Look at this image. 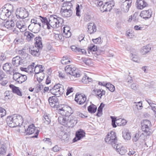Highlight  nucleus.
Returning a JSON list of instances; mask_svg holds the SVG:
<instances>
[{"instance_id":"nucleus-1","label":"nucleus","mask_w":156,"mask_h":156,"mask_svg":"<svg viewBox=\"0 0 156 156\" xmlns=\"http://www.w3.org/2000/svg\"><path fill=\"white\" fill-rule=\"evenodd\" d=\"M42 24L47 26V28L50 29L51 27L55 28L61 26L63 22V19L55 15H51L48 17V20L46 17H41Z\"/></svg>"},{"instance_id":"nucleus-2","label":"nucleus","mask_w":156,"mask_h":156,"mask_svg":"<svg viewBox=\"0 0 156 156\" xmlns=\"http://www.w3.org/2000/svg\"><path fill=\"white\" fill-rule=\"evenodd\" d=\"M58 120L60 124L69 127H72L77 122V119L76 117L70 116L66 117L59 116Z\"/></svg>"},{"instance_id":"nucleus-3","label":"nucleus","mask_w":156,"mask_h":156,"mask_svg":"<svg viewBox=\"0 0 156 156\" xmlns=\"http://www.w3.org/2000/svg\"><path fill=\"white\" fill-rule=\"evenodd\" d=\"M22 117L20 115H14L8 116L6 119V122L8 125L11 127H14L20 126L23 122Z\"/></svg>"},{"instance_id":"nucleus-4","label":"nucleus","mask_w":156,"mask_h":156,"mask_svg":"<svg viewBox=\"0 0 156 156\" xmlns=\"http://www.w3.org/2000/svg\"><path fill=\"white\" fill-rule=\"evenodd\" d=\"M64 91L63 86L59 83L55 85L52 89H50V92L57 97L63 94Z\"/></svg>"},{"instance_id":"nucleus-5","label":"nucleus","mask_w":156,"mask_h":156,"mask_svg":"<svg viewBox=\"0 0 156 156\" xmlns=\"http://www.w3.org/2000/svg\"><path fill=\"white\" fill-rule=\"evenodd\" d=\"M66 73L76 77L80 76V74L78 70L73 66H67L65 68Z\"/></svg>"},{"instance_id":"nucleus-6","label":"nucleus","mask_w":156,"mask_h":156,"mask_svg":"<svg viewBox=\"0 0 156 156\" xmlns=\"http://www.w3.org/2000/svg\"><path fill=\"white\" fill-rule=\"evenodd\" d=\"M116 133L113 131L108 133L106 137L105 138L106 142L112 145L117 143V139Z\"/></svg>"},{"instance_id":"nucleus-7","label":"nucleus","mask_w":156,"mask_h":156,"mask_svg":"<svg viewBox=\"0 0 156 156\" xmlns=\"http://www.w3.org/2000/svg\"><path fill=\"white\" fill-rule=\"evenodd\" d=\"M72 108L68 106H65L58 110V113L64 116L63 117L69 116L73 113Z\"/></svg>"},{"instance_id":"nucleus-8","label":"nucleus","mask_w":156,"mask_h":156,"mask_svg":"<svg viewBox=\"0 0 156 156\" xmlns=\"http://www.w3.org/2000/svg\"><path fill=\"white\" fill-rule=\"evenodd\" d=\"M13 79L19 83H22L27 79L26 75L18 72L13 73Z\"/></svg>"},{"instance_id":"nucleus-9","label":"nucleus","mask_w":156,"mask_h":156,"mask_svg":"<svg viewBox=\"0 0 156 156\" xmlns=\"http://www.w3.org/2000/svg\"><path fill=\"white\" fill-rule=\"evenodd\" d=\"M15 23L12 20L3 22L0 25L1 29L2 30H5L6 29L9 30H12L15 26Z\"/></svg>"},{"instance_id":"nucleus-10","label":"nucleus","mask_w":156,"mask_h":156,"mask_svg":"<svg viewBox=\"0 0 156 156\" xmlns=\"http://www.w3.org/2000/svg\"><path fill=\"white\" fill-rule=\"evenodd\" d=\"M16 17L20 19L25 18L28 16V12L23 8L17 9L15 13Z\"/></svg>"},{"instance_id":"nucleus-11","label":"nucleus","mask_w":156,"mask_h":156,"mask_svg":"<svg viewBox=\"0 0 156 156\" xmlns=\"http://www.w3.org/2000/svg\"><path fill=\"white\" fill-rule=\"evenodd\" d=\"M115 4L113 0L106 2L105 3V4L100 8V9L103 12L110 11Z\"/></svg>"},{"instance_id":"nucleus-12","label":"nucleus","mask_w":156,"mask_h":156,"mask_svg":"<svg viewBox=\"0 0 156 156\" xmlns=\"http://www.w3.org/2000/svg\"><path fill=\"white\" fill-rule=\"evenodd\" d=\"M11 14V12L6 8H2L0 9V18L3 20H5L9 17Z\"/></svg>"},{"instance_id":"nucleus-13","label":"nucleus","mask_w":156,"mask_h":156,"mask_svg":"<svg viewBox=\"0 0 156 156\" xmlns=\"http://www.w3.org/2000/svg\"><path fill=\"white\" fill-rule=\"evenodd\" d=\"M86 96L84 94H76V95L75 100L80 105H82L85 103L86 100Z\"/></svg>"},{"instance_id":"nucleus-14","label":"nucleus","mask_w":156,"mask_h":156,"mask_svg":"<svg viewBox=\"0 0 156 156\" xmlns=\"http://www.w3.org/2000/svg\"><path fill=\"white\" fill-rule=\"evenodd\" d=\"M24 59L22 58L19 56H17L12 58V63L13 66L18 67L24 64Z\"/></svg>"},{"instance_id":"nucleus-15","label":"nucleus","mask_w":156,"mask_h":156,"mask_svg":"<svg viewBox=\"0 0 156 156\" xmlns=\"http://www.w3.org/2000/svg\"><path fill=\"white\" fill-rule=\"evenodd\" d=\"M131 3L132 2L129 0H126L121 5L122 11L125 12H128L131 6Z\"/></svg>"},{"instance_id":"nucleus-16","label":"nucleus","mask_w":156,"mask_h":156,"mask_svg":"<svg viewBox=\"0 0 156 156\" xmlns=\"http://www.w3.org/2000/svg\"><path fill=\"white\" fill-rule=\"evenodd\" d=\"M141 124L142 131H150V128L151 126V124L149 120L146 119L143 120Z\"/></svg>"},{"instance_id":"nucleus-17","label":"nucleus","mask_w":156,"mask_h":156,"mask_svg":"<svg viewBox=\"0 0 156 156\" xmlns=\"http://www.w3.org/2000/svg\"><path fill=\"white\" fill-rule=\"evenodd\" d=\"M57 97L53 96L50 97L48 99L49 104L51 106L52 108H55L58 106L57 104L58 102Z\"/></svg>"},{"instance_id":"nucleus-18","label":"nucleus","mask_w":156,"mask_h":156,"mask_svg":"<svg viewBox=\"0 0 156 156\" xmlns=\"http://www.w3.org/2000/svg\"><path fill=\"white\" fill-rule=\"evenodd\" d=\"M85 133L84 131L81 129L76 132V137L73 140V142H75L78 140H80L85 136Z\"/></svg>"},{"instance_id":"nucleus-19","label":"nucleus","mask_w":156,"mask_h":156,"mask_svg":"<svg viewBox=\"0 0 156 156\" xmlns=\"http://www.w3.org/2000/svg\"><path fill=\"white\" fill-rule=\"evenodd\" d=\"M3 69L10 75H12V73H14V69L12 67V64L10 63L7 62L4 64L3 66Z\"/></svg>"},{"instance_id":"nucleus-20","label":"nucleus","mask_w":156,"mask_h":156,"mask_svg":"<svg viewBox=\"0 0 156 156\" xmlns=\"http://www.w3.org/2000/svg\"><path fill=\"white\" fill-rule=\"evenodd\" d=\"M140 16L143 19H148L151 16V9L142 11L140 14Z\"/></svg>"},{"instance_id":"nucleus-21","label":"nucleus","mask_w":156,"mask_h":156,"mask_svg":"<svg viewBox=\"0 0 156 156\" xmlns=\"http://www.w3.org/2000/svg\"><path fill=\"white\" fill-rule=\"evenodd\" d=\"M87 31L90 34L95 32L96 30V27L95 24L93 22H90L87 24Z\"/></svg>"},{"instance_id":"nucleus-22","label":"nucleus","mask_w":156,"mask_h":156,"mask_svg":"<svg viewBox=\"0 0 156 156\" xmlns=\"http://www.w3.org/2000/svg\"><path fill=\"white\" fill-rule=\"evenodd\" d=\"M39 17L41 18H35L31 20V23L28 27V28L29 30H31L30 29L31 27L33 26L34 25L41 24V23L40 22H41L42 23V21H41V20L42 19L41 17H42L41 16H40Z\"/></svg>"},{"instance_id":"nucleus-23","label":"nucleus","mask_w":156,"mask_h":156,"mask_svg":"<svg viewBox=\"0 0 156 156\" xmlns=\"http://www.w3.org/2000/svg\"><path fill=\"white\" fill-rule=\"evenodd\" d=\"M16 27L19 28L21 32H23L27 29V26L23 21H18L16 23Z\"/></svg>"},{"instance_id":"nucleus-24","label":"nucleus","mask_w":156,"mask_h":156,"mask_svg":"<svg viewBox=\"0 0 156 156\" xmlns=\"http://www.w3.org/2000/svg\"><path fill=\"white\" fill-rule=\"evenodd\" d=\"M93 91L94 92V94L96 95L99 99H101L103 95H105V91L102 89L94 90Z\"/></svg>"},{"instance_id":"nucleus-25","label":"nucleus","mask_w":156,"mask_h":156,"mask_svg":"<svg viewBox=\"0 0 156 156\" xmlns=\"http://www.w3.org/2000/svg\"><path fill=\"white\" fill-rule=\"evenodd\" d=\"M60 12L62 16L66 17H70L73 14V11L72 10H67L65 9H61Z\"/></svg>"},{"instance_id":"nucleus-26","label":"nucleus","mask_w":156,"mask_h":156,"mask_svg":"<svg viewBox=\"0 0 156 156\" xmlns=\"http://www.w3.org/2000/svg\"><path fill=\"white\" fill-rule=\"evenodd\" d=\"M9 87L11 89L12 92L20 96H22V92L19 89V88L15 86L12 84L9 85Z\"/></svg>"},{"instance_id":"nucleus-27","label":"nucleus","mask_w":156,"mask_h":156,"mask_svg":"<svg viewBox=\"0 0 156 156\" xmlns=\"http://www.w3.org/2000/svg\"><path fill=\"white\" fill-rule=\"evenodd\" d=\"M137 8L138 9H142L147 6L148 4L144 0H137Z\"/></svg>"},{"instance_id":"nucleus-28","label":"nucleus","mask_w":156,"mask_h":156,"mask_svg":"<svg viewBox=\"0 0 156 156\" xmlns=\"http://www.w3.org/2000/svg\"><path fill=\"white\" fill-rule=\"evenodd\" d=\"M61 9L72 11L73 9V5L72 3L69 2H66L62 4V8Z\"/></svg>"},{"instance_id":"nucleus-29","label":"nucleus","mask_w":156,"mask_h":156,"mask_svg":"<svg viewBox=\"0 0 156 156\" xmlns=\"http://www.w3.org/2000/svg\"><path fill=\"white\" fill-rule=\"evenodd\" d=\"M39 48L37 47H33V49L29 48L30 53L34 56H38L40 54V52L39 51Z\"/></svg>"},{"instance_id":"nucleus-30","label":"nucleus","mask_w":156,"mask_h":156,"mask_svg":"<svg viewBox=\"0 0 156 156\" xmlns=\"http://www.w3.org/2000/svg\"><path fill=\"white\" fill-rule=\"evenodd\" d=\"M36 127L34 124L30 125L27 129L25 132L27 134L30 135L34 133L35 131Z\"/></svg>"},{"instance_id":"nucleus-31","label":"nucleus","mask_w":156,"mask_h":156,"mask_svg":"<svg viewBox=\"0 0 156 156\" xmlns=\"http://www.w3.org/2000/svg\"><path fill=\"white\" fill-rule=\"evenodd\" d=\"M24 36L26 37V40L29 42L32 40L35 37L33 33L29 31L25 32Z\"/></svg>"},{"instance_id":"nucleus-32","label":"nucleus","mask_w":156,"mask_h":156,"mask_svg":"<svg viewBox=\"0 0 156 156\" xmlns=\"http://www.w3.org/2000/svg\"><path fill=\"white\" fill-rule=\"evenodd\" d=\"M35 40L36 41L35 47L41 49L43 47L41 38L40 37H36Z\"/></svg>"},{"instance_id":"nucleus-33","label":"nucleus","mask_w":156,"mask_h":156,"mask_svg":"<svg viewBox=\"0 0 156 156\" xmlns=\"http://www.w3.org/2000/svg\"><path fill=\"white\" fill-rule=\"evenodd\" d=\"M6 147L4 143L0 140V154L3 155L6 153Z\"/></svg>"},{"instance_id":"nucleus-34","label":"nucleus","mask_w":156,"mask_h":156,"mask_svg":"<svg viewBox=\"0 0 156 156\" xmlns=\"http://www.w3.org/2000/svg\"><path fill=\"white\" fill-rule=\"evenodd\" d=\"M43 69L42 65H36L34 68V71L36 74H39V73H42L43 71Z\"/></svg>"},{"instance_id":"nucleus-35","label":"nucleus","mask_w":156,"mask_h":156,"mask_svg":"<svg viewBox=\"0 0 156 156\" xmlns=\"http://www.w3.org/2000/svg\"><path fill=\"white\" fill-rule=\"evenodd\" d=\"M151 49V47L149 45L144 46L141 50V53L143 55L149 52Z\"/></svg>"},{"instance_id":"nucleus-36","label":"nucleus","mask_w":156,"mask_h":156,"mask_svg":"<svg viewBox=\"0 0 156 156\" xmlns=\"http://www.w3.org/2000/svg\"><path fill=\"white\" fill-rule=\"evenodd\" d=\"M97 107L95 105L92 104L90 105L88 107V112L91 113H94L96 112Z\"/></svg>"},{"instance_id":"nucleus-37","label":"nucleus","mask_w":156,"mask_h":156,"mask_svg":"<svg viewBox=\"0 0 156 156\" xmlns=\"http://www.w3.org/2000/svg\"><path fill=\"white\" fill-rule=\"evenodd\" d=\"M123 137L125 140H129L131 138L130 133L128 130H126L122 133Z\"/></svg>"},{"instance_id":"nucleus-38","label":"nucleus","mask_w":156,"mask_h":156,"mask_svg":"<svg viewBox=\"0 0 156 156\" xmlns=\"http://www.w3.org/2000/svg\"><path fill=\"white\" fill-rule=\"evenodd\" d=\"M151 134V132L150 131H143V133H141L139 138L141 139H144L145 136L150 135Z\"/></svg>"},{"instance_id":"nucleus-39","label":"nucleus","mask_w":156,"mask_h":156,"mask_svg":"<svg viewBox=\"0 0 156 156\" xmlns=\"http://www.w3.org/2000/svg\"><path fill=\"white\" fill-rule=\"evenodd\" d=\"M41 24L34 25L33 26L34 27L32 29V30L34 31V33H38L41 30Z\"/></svg>"},{"instance_id":"nucleus-40","label":"nucleus","mask_w":156,"mask_h":156,"mask_svg":"<svg viewBox=\"0 0 156 156\" xmlns=\"http://www.w3.org/2000/svg\"><path fill=\"white\" fill-rule=\"evenodd\" d=\"M110 118L111 119H112V125L113 127H116V125L115 124V122H117L118 121H119L120 119H116V118L115 117L112 116H111ZM116 123L117 124H119V122H116Z\"/></svg>"},{"instance_id":"nucleus-41","label":"nucleus","mask_w":156,"mask_h":156,"mask_svg":"<svg viewBox=\"0 0 156 156\" xmlns=\"http://www.w3.org/2000/svg\"><path fill=\"white\" fill-rule=\"evenodd\" d=\"M104 105L103 104V103H101L98 109V112L96 115L97 116L100 117L101 115L102 108Z\"/></svg>"},{"instance_id":"nucleus-42","label":"nucleus","mask_w":156,"mask_h":156,"mask_svg":"<svg viewBox=\"0 0 156 156\" xmlns=\"http://www.w3.org/2000/svg\"><path fill=\"white\" fill-rule=\"evenodd\" d=\"M106 87L112 92H114L115 90V86L109 83H107Z\"/></svg>"},{"instance_id":"nucleus-43","label":"nucleus","mask_w":156,"mask_h":156,"mask_svg":"<svg viewBox=\"0 0 156 156\" xmlns=\"http://www.w3.org/2000/svg\"><path fill=\"white\" fill-rule=\"evenodd\" d=\"M54 37L56 40L58 41H62L64 39V37L61 34H55Z\"/></svg>"},{"instance_id":"nucleus-44","label":"nucleus","mask_w":156,"mask_h":156,"mask_svg":"<svg viewBox=\"0 0 156 156\" xmlns=\"http://www.w3.org/2000/svg\"><path fill=\"white\" fill-rule=\"evenodd\" d=\"M89 49L91 51H99V50H97V47L95 45L93 44H91L88 47Z\"/></svg>"},{"instance_id":"nucleus-45","label":"nucleus","mask_w":156,"mask_h":156,"mask_svg":"<svg viewBox=\"0 0 156 156\" xmlns=\"http://www.w3.org/2000/svg\"><path fill=\"white\" fill-rule=\"evenodd\" d=\"M91 18L92 17L90 15L86 14L84 15L83 20L85 21L88 22L91 20Z\"/></svg>"},{"instance_id":"nucleus-46","label":"nucleus","mask_w":156,"mask_h":156,"mask_svg":"<svg viewBox=\"0 0 156 156\" xmlns=\"http://www.w3.org/2000/svg\"><path fill=\"white\" fill-rule=\"evenodd\" d=\"M5 110L2 108H0V118H2L6 115Z\"/></svg>"},{"instance_id":"nucleus-47","label":"nucleus","mask_w":156,"mask_h":156,"mask_svg":"<svg viewBox=\"0 0 156 156\" xmlns=\"http://www.w3.org/2000/svg\"><path fill=\"white\" fill-rule=\"evenodd\" d=\"M43 120L44 122L47 125L49 124L51 122V120L48 118V115L45 116L44 119H43Z\"/></svg>"},{"instance_id":"nucleus-48","label":"nucleus","mask_w":156,"mask_h":156,"mask_svg":"<svg viewBox=\"0 0 156 156\" xmlns=\"http://www.w3.org/2000/svg\"><path fill=\"white\" fill-rule=\"evenodd\" d=\"M133 17V20L136 22H137L138 21V13L137 12H135L133 16H132Z\"/></svg>"},{"instance_id":"nucleus-49","label":"nucleus","mask_w":156,"mask_h":156,"mask_svg":"<svg viewBox=\"0 0 156 156\" xmlns=\"http://www.w3.org/2000/svg\"><path fill=\"white\" fill-rule=\"evenodd\" d=\"M130 56L131 58H132L133 57H138V56L137 54V51L134 50V51H133L131 53Z\"/></svg>"},{"instance_id":"nucleus-50","label":"nucleus","mask_w":156,"mask_h":156,"mask_svg":"<svg viewBox=\"0 0 156 156\" xmlns=\"http://www.w3.org/2000/svg\"><path fill=\"white\" fill-rule=\"evenodd\" d=\"M63 59L61 60V62L63 64H66L68 63V62H70V61L64 57H63Z\"/></svg>"},{"instance_id":"nucleus-51","label":"nucleus","mask_w":156,"mask_h":156,"mask_svg":"<svg viewBox=\"0 0 156 156\" xmlns=\"http://www.w3.org/2000/svg\"><path fill=\"white\" fill-rule=\"evenodd\" d=\"M139 134L137 133L135 134L134 136L133 137V142H136L139 139Z\"/></svg>"},{"instance_id":"nucleus-52","label":"nucleus","mask_w":156,"mask_h":156,"mask_svg":"<svg viewBox=\"0 0 156 156\" xmlns=\"http://www.w3.org/2000/svg\"><path fill=\"white\" fill-rule=\"evenodd\" d=\"M116 143V144H114L112 146L115 149L117 152H119V150L121 148L120 146L118 145Z\"/></svg>"},{"instance_id":"nucleus-53","label":"nucleus","mask_w":156,"mask_h":156,"mask_svg":"<svg viewBox=\"0 0 156 156\" xmlns=\"http://www.w3.org/2000/svg\"><path fill=\"white\" fill-rule=\"evenodd\" d=\"M134 103L136 104V106L137 107V109H141L142 108V102L141 101H139L137 103L136 102H135Z\"/></svg>"},{"instance_id":"nucleus-54","label":"nucleus","mask_w":156,"mask_h":156,"mask_svg":"<svg viewBox=\"0 0 156 156\" xmlns=\"http://www.w3.org/2000/svg\"><path fill=\"white\" fill-rule=\"evenodd\" d=\"M119 152L120 154L123 155L126 152V150L124 147H121L119 151Z\"/></svg>"},{"instance_id":"nucleus-55","label":"nucleus","mask_w":156,"mask_h":156,"mask_svg":"<svg viewBox=\"0 0 156 156\" xmlns=\"http://www.w3.org/2000/svg\"><path fill=\"white\" fill-rule=\"evenodd\" d=\"M41 76H38L37 77V80L39 82H41L43 80L44 77V74L43 73H41L40 74Z\"/></svg>"},{"instance_id":"nucleus-56","label":"nucleus","mask_w":156,"mask_h":156,"mask_svg":"<svg viewBox=\"0 0 156 156\" xmlns=\"http://www.w3.org/2000/svg\"><path fill=\"white\" fill-rule=\"evenodd\" d=\"M28 73H31L33 72V66L30 65L27 67Z\"/></svg>"},{"instance_id":"nucleus-57","label":"nucleus","mask_w":156,"mask_h":156,"mask_svg":"<svg viewBox=\"0 0 156 156\" xmlns=\"http://www.w3.org/2000/svg\"><path fill=\"white\" fill-rule=\"evenodd\" d=\"M131 88L134 90H136L138 88V86L136 83H132L131 85Z\"/></svg>"},{"instance_id":"nucleus-58","label":"nucleus","mask_w":156,"mask_h":156,"mask_svg":"<svg viewBox=\"0 0 156 156\" xmlns=\"http://www.w3.org/2000/svg\"><path fill=\"white\" fill-rule=\"evenodd\" d=\"M73 91V87H68L67 89V92L66 93V95H68L70 93L72 92Z\"/></svg>"},{"instance_id":"nucleus-59","label":"nucleus","mask_w":156,"mask_h":156,"mask_svg":"<svg viewBox=\"0 0 156 156\" xmlns=\"http://www.w3.org/2000/svg\"><path fill=\"white\" fill-rule=\"evenodd\" d=\"M92 41L95 43H99L101 42V39L100 37H99L95 39H93Z\"/></svg>"},{"instance_id":"nucleus-60","label":"nucleus","mask_w":156,"mask_h":156,"mask_svg":"<svg viewBox=\"0 0 156 156\" xmlns=\"http://www.w3.org/2000/svg\"><path fill=\"white\" fill-rule=\"evenodd\" d=\"M84 62L87 65H89L91 63V60L90 59H88L87 58H84L83 60Z\"/></svg>"},{"instance_id":"nucleus-61","label":"nucleus","mask_w":156,"mask_h":156,"mask_svg":"<svg viewBox=\"0 0 156 156\" xmlns=\"http://www.w3.org/2000/svg\"><path fill=\"white\" fill-rule=\"evenodd\" d=\"M76 15L77 16H80V7H79V5H78L76 6Z\"/></svg>"},{"instance_id":"nucleus-62","label":"nucleus","mask_w":156,"mask_h":156,"mask_svg":"<svg viewBox=\"0 0 156 156\" xmlns=\"http://www.w3.org/2000/svg\"><path fill=\"white\" fill-rule=\"evenodd\" d=\"M64 34L65 35V37L66 38H68L71 36V33L69 29V31H67Z\"/></svg>"},{"instance_id":"nucleus-63","label":"nucleus","mask_w":156,"mask_h":156,"mask_svg":"<svg viewBox=\"0 0 156 156\" xmlns=\"http://www.w3.org/2000/svg\"><path fill=\"white\" fill-rule=\"evenodd\" d=\"M78 48L76 46L73 45L71 47V48L72 50L74 51L77 52V50L78 49Z\"/></svg>"},{"instance_id":"nucleus-64","label":"nucleus","mask_w":156,"mask_h":156,"mask_svg":"<svg viewBox=\"0 0 156 156\" xmlns=\"http://www.w3.org/2000/svg\"><path fill=\"white\" fill-rule=\"evenodd\" d=\"M59 148L57 145H55L52 148V150L55 152H57L59 150Z\"/></svg>"}]
</instances>
